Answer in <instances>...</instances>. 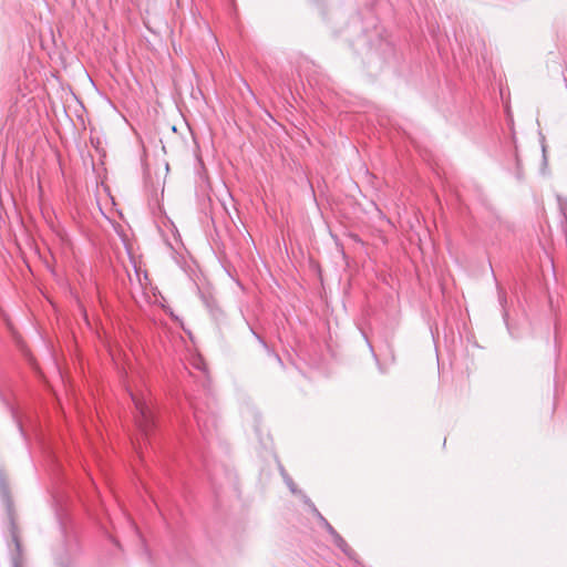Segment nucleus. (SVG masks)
<instances>
[{
  "instance_id": "f257e3e1",
  "label": "nucleus",
  "mask_w": 567,
  "mask_h": 567,
  "mask_svg": "<svg viewBox=\"0 0 567 567\" xmlns=\"http://www.w3.org/2000/svg\"><path fill=\"white\" fill-rule=\"evenodd\" d=\"M0 498L6 507L11 542L16 548V553L12 557H19V561H22V544L20 540L13 499L10 493L9 480L3 470H0Z\"/></svg>"
},
{
  "instance_id": "f03ea898",
  "label": "nucleus",
  "mask_w": 567,
  "mask_h": 567,
  "mask_svg": "<svg viewBox=\"0 0 567 567\" xmlns=\"http://www.w3.org/2000/svg\"><path fill=\"white\" fill-rule=\"evenodd\" d=\"M134 402L136 414L135 421L142 434L148 439L153 429L156 427V414L148 403L134 394H131Z\"/></svg>"
},
{
  "instance_id": "7ed1b4c3",
  "label": "nucleus",
  "mask_w": 567,
  "mask_h": 567,
  "mask_svg": "<svg viewBox=\"0 0 567 567\" xmlns=\"http://www.w3.org/2000/svg\"><path fill=\"white\" fill-rule=\"evenodd\" d=\"M333 544L351 560L357 559V553L348 545L344 538L336 532L331 535Z\"/></svg>"
},
{
  "instance_id": "20e7f679",
  "label": "nucleus",
  "mask_w": 567,
  "mask_h": 567,
  "mask_svg": "<svg viewBox=\"0 0 567 567\" xmlns=\"http://www.w3.org/2000/svg\"><path fill=\"white\" fill-rule=\"evenodd\" d=\"M254 336L256 337V339L258 340V342L262 346V348L267 351V353L271 357H274V359L281 365L284 367V362L280 358V355L278 353H276L269 346L268 343L266 342V340L260 336L258 334L256 331H254L251 329Z\"/></svg>"
},
{
  "instance_id": "39448f33",
  "label": "nucleus",
  "mask_w": 567,
  "mask_h": 567,
  "mask_svg": "<svg viewBox=\"0 0 567 567\" xmlns=\"http://www.w3.org/2000/svg\"><path fill=\"white\" fill-rule=\"evenodd\" d=\"M254 336L256 337V339L258 340V342L262 346V348L267 351V353L271 357H274V359L281 365L284 367V362L280 358V355L278 353H276L269 346L268 343L266 342V340L260 336L258 334L256 331H254L251 329Z\"/></svg>"
},
{
  "instance_id": "423d86ee",
  "label": "nucleus",
  "mask_w": 567,
  "mask_h": 567,
  "mask_svg": "<svg viewBox=\"0 0 567 567\" xmlns=\"http://www.w3.org/2000/svg\"><path fill=\"white\" fill-rule=\"evenodd\" d=\"M281 475L284 477L286 485L291 491V493L301 494V491H299L297 488V485L295 484L293 480L285 472V470L282 467H281Z\"/></svg>"
},
{
  "instance_id": "0eeeda50",
  "label": "nucleus",
  "mask_w": 567,
  "mask_h": 567,
  "mask_svg": "<svg viewBox=\"0 0 567 567\" xmlns=\"http://www.w3.org/2000/svg\"><path fill=\"white\" fill-rule=\"evenodd\" d=\"M318 522L329 533L330 536L332 534H336V528L326 519L324 516H320V519H318Z\"/></svg>"
},
{
  "instance_id": "6e6552de",
  "label": "nucleus",
  "mask_w": 567,
  "mask_h": 567,
  "mask_svg": "<svg viewBox=\"0 0 567 567\" xmlns=\"http://www.w3.org/2000/svg\"><path fill=\"white\" fill-rule=\"evenodd\" d=\"M498 299H499L501 306L504 307V305L506 303L505 295L499 292ZM507 316H508L507 311L505 310V308H503V318H504L505 322H507ZM506 326H508V323H506ZM507 328L509 329V327H507Z\"/></svg>"
},
{
  "instance_id": "1a4fd4ad",
  "label": "nucleus",
  "mask_w": 567,
  "mask_h": 567,
  "mask_svg": "<svg viewBox=\"0 0 567 567\" xmlns=\"http://www.w3.org/2000/svg\"><path fill=\"white\" fill-rule=\"evenodd\" d=\"M542 152H543V162H544V165L547 164V147H546V144H545V137L542 136Z\"/></svg>"
},
{
  "instance_id": "9d476101",
  "label": "nucleus",
  "mask_w": 567,
  "mask_h": 567,
  "mask_svg": "<svg viewBox=\"0 0 567 567\" xmlns=\"http://www.w3.org/2000/svg\"><path fill=\"white\" fill-rule=\"evenodd\" d=\"M311 513L317 517V519H320V516H323L319 511L318 508L316 507L315 504H311V506L309 507Z\"/></svg>"
},
{
  "instance_id": "9b49d317",
  "label": "nucleus",
  "mask_w": 567,
  "mask_h": 567,
  "mask_svg": "<svg viewBox=\"0 0 567 567\" xmlns=\"http://www.w3.org/2000/svg\"><path fill=\"white\" fill-rule=\"evenodd\" d=\"M300 495L302 496V499H303L305 504H306V505H308V507H310V506H311V504H313V503L311 502V499H310L307 495H305V494H302V493H301Z\"/></svg>"
},
{
  "instance_id": "f8f14e48",
  "label": "nucleus",
  "mask_w": 567,
  "mask_h": 567,
  "mask_svg": "<svg viewBox=\"0 0 567 567\" xmlns=\"http://www.w3.org/2000/svg\"><path fill=\"white\" fill-rule=\"evenodd\" d=\"M58 566H59V567H73V565H72V563H71V561H66V563H64V561H62V560L58 561Z\"/></svg>"
},
{
  "instance_id": "ddd939ff",
  "label": "nucleus",
  "mask_w": 567,
  "mask_h": 567,
  "mask_svg": "<svg viewBox=\"0 0 567 567\" xmlns=\"http://www.w3.org/2000/svg\"><path fill=\"white\" fill-rule=\"evenodd\" d=\"M22 561H19V557H12V566L21 567Z\"/></svg>"
},
{
  "instance_id": "4468645a",
  "label": "nucleus",
  "mask_w": 567,
  "mask_h": 567,
  "mask_svg": "<svg viewBox=\"0 0 567 567\" xmlns=\"http://www.w3.org/2000/svg\"><path fill=\"white\" fill-rule=\"evenodd\" d=\"M195 417L197 420V423L199 424L200 423V416H199L197 411H195Z\"/></svg>"
},
{
  "instance_id": "2eb2a0df",
  "label": "nucleus",
  "mask_w": 567,
  "mask_h": 567,
  "mask_svg": "<svg viewBox=\"0 0 567 567\" xmlns=\"http://www.w3.org/2000/svg\"><path fill=\"white\" fill-rule=\"evenodd\" d=\"M17 425H18V427H19V431H20L21 433H23L22 425H21V423H20L19 421H17Z\"/></svg>"
}]
</instances>
